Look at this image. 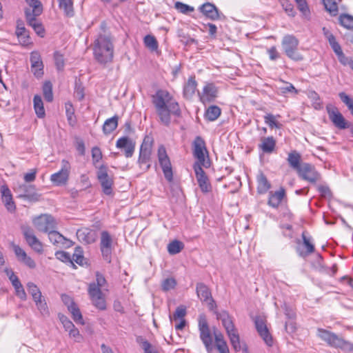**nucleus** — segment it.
I'll list each match as a JSON object with an SVG mask.
<instances>
[{
	"label": "nucleus",
	"instance_id": "nucleus-51",
	"mask_svg": "<svg viewBox=\"0 0 353 353\" xmlns=\"http://www.w3.org/2000/svg\"><path fill=\"white\" fill-rule=\"evenodd\" d=\"M43 92L46 101H52L53 100L52 87L50 82L47 81L43 84Z\"/></svg>",
	"mask_w": 353,
	"mask_h": 353
},
{
	"label": "nucleus",
	"instance_id": "nucleus-36",
	"mask_svg": "<svg viewBox=\"0 0 353 353\" xmlns=\"http://www.w3.org/2000/svg\"><path fill=\"white\" fill-rule=\"evenodd\" d=\"M221 110L217 105H210L205 112V118L210 121L216 120L221 115Z\"/></svg>",
	"mask_w": 353,
	"mask_h": 353
},
{
	"label": "nucleus",
	"instance_id": "nucleus-37",
	"mask_svg": "<svg viewBox=\"0 0 353 353\" xmlns=\"http://www.w3.org/2000/svg\"><path fill=\"white\" fill-rule=\"evenodd\" d=\"M280 118V115H274L272 114H266L264 116V122L270 128H281L282 125L279 122L278 119Z\"/></svg>",
	"mask_w": 353,
	"mask_h": 353
},
{
	"label": "nucleus",
	"instance_id": "nucleus-50",
	"mask_svg": "<svg viewBox=\"0 0 353 353\" xmlns=\"http://www.w3.org/2000/svg\"><path fill=\"white\" fill-rule=\"evenodd\" d=\"M302 239L303 241V245L305 247L307 251L305 253L300 252L299 254L301 256H305L306 255L312 253L314 251V246L312 243H310V239L307 238L304 233L302 234Z\"/></svg>",
	"mask_w": 353,
	"mask_h": 353
},
{
	"label": "nucleus",
	"instance_id": "nucleus-35",
	"mask_svg": "<svg viewBox=\"0 0 353 353\" xmlns=\"http://www.w3.org/2000/svg\"><path fill=\"white\" fill-rule=\"evenodd\" d=\"M118 116L115 115L105 120L103 125V132L105 134L112 133L118 126Z\"/></svg>",
	"mask_w": 353,
	"mask_h": 353
},
{
	"label": "nucleus",
	"instance_id": "nucleus-33",
	"mask_svg": "<svg viewBox=\"0 0 353 353\" xmlns=\"http://www.w3.org/2000/svg\"><path fill=\"white\" fill-rule=\"evenodd\" d=\"M197 83L194 78L190 77L183 88V96L186 99H191L195 94Z\"/></svg>",
	"mask_w": 353,
	"mask_h": 353
},
{
	"label": "nucleus",
	"instance_id": "nucleus-10",
	"mask_svg": "<svg viewBox=\"0 0 353 353\" xmlns=\"http://www.w3.org/2000/svg\"><path fill=\"white\" fill-rule=\"evenodd\" d=\"M326 110L329 119L333 123L335 127L341 130L349 128L347 121H346L342 114L339 112V109L336 106L332 104H328L326 106Z\"/></svg>",
	"mask_w": 353,
	"mask_h": 353
},
{
	"label": "nucleus",
	"instance_id": "nucleus-3",
	"mask_svg": "<svg viewBox=\"0 0 353 353\" xmlns=\"http://www.w3.org/2000/svg\"><path fill=\"white\" fill-rule=\"evenodd\" d=\"M104 291H108L107 281L101 274L97 272L96 280L89 284L88 292L93 305L101 310L106 309Z\"/></svg>",
	"mask_w": 353,
	"mask_h": 353
},
{
	"label": "nucleus",
	"instance_id": "nucleus-21",
	"mask_svg": "<svg viewBox=\"0 0 353 353\" xmlns=\"http://www.w3.org/2000/svg\"><path fill=\"white\" fill-rule=\"evenodd\" d=\"M218 90L213 83H207L201 92H199L200 101L203 103H210L217 97Z\"/></svg>",
	"mask_w": 353,
	"mask_h": 353
},
{
	"label": "nucleus",
	"instance_id": "nucleus-25",
	"mask_svg": "<svg viewBox=\"0 0 353 353\" xmlns=\"http://www.w3.org/2000/svg\"><path fill=\"white\" fill-rule=\"evenodd\" d=\"M25 12L28 24L34 29L38 35L43 37L44 29L41 23L36 18L39 14L31 12L30 9H26Z\"/></svg>",
	"mask_w": 353,
	"mask_h": 353
},
{
	"label": "nucleus",
	"instance_id": "nucleus-44",
	"mask_svg": "<svg viewBox=\"0 0 353 353\" xmlns=\"http://www.w3.org/2000/svg\"><path fill=\"white\" fill-rule=\"evenodd\" d=\"M26 3L29 5L31 12L36 13V14H41L42 12V6L38 0H26Z\"/></svg>",
	"mask_w": 353,
	"mask_h": 353
},
{
	"label": "nucleus",
	"instance_id": "nucleus-9",
	"mask_svg": "<svg viewBox=\"0 0 353 353\" xmlns=\"http://www.w3.org/2000/svg\"><path fill=\"white\" fill-rule=\"evenodd\" d=\"M158 159L165 178L168 181H172L173 178L172 165L170 159L167 154L166 150L163 145L159 147Z\"/></svg>",
	"mask_w": 353,
	"mask_h": 353
},
{
	"label": "nucleus",
	"instance_id": "nucleus-30",
	"mask_svg": "<svg viewBox=\"0 0 353 353\" xmlns=\"http://www.w3.org/2000/svg\"><path fill=\"white\" fill-rule=\"evenodd\" d=\"M276 147V140L273 137H263L261 138V143L259 148L264 153H272Z\"/></svg>",
	"mask_w": 353,
	"mask_h": 353
},
{
	"label": "nucleus",
	"instance_id": "nucleus-29",
	"mask_svg": "<svg viewBox=\"0 0 353 353\" xmlns=\"http://www.w3.org/2000/svg\"><path fill=\"white\" fill-rule=\"evenodd\" d=\"M285 195V191L281 188L274 192H270L269 194L268 205L272 208H278Z\"/></svg>",
	"mask_w": 353,
	"mask_h": 353
},
{
	"label": "nucleus",
	"instance_id": "nucleus-6",
	"mask_svg": "<svg viewBox=\"0 0 353 353\" xmlns=\"http://www.w3.org/2000/svg\"><path fill=\"white\" fill-rule=\"evenodd\" d=\"M299 40L293 35H285L282 39L281 45L285 54L291 59L299 61L303 57L298 52Z\"/></svg>",
	"mask_w": 353,
	"mask_h": 353
},
{
	"label": "nucleus",
	"instance_id": "nucleus-57",
	"mask_svg": "<svg viewBox=\"0 0 353 353\" xmlns=\"http://www.w3.org/2000/svg\"><path fill=\"white\" fill-rule=\"evenodd\" d=\"M31 70L33 72L34 75L37 77L40 78L43 74V63H37L35 65H31Z\"/></svg>",
	"mask_w": 353,
	"mask_h": 353
},
{
	"label": "nucleus",
	"instance_id": "nucleus-34",
	"mask_svg": "<svg viewBox=\"0 0 353 353\" xmlns=\"http://www.w3.org/2000/svg\"><path fill=\"white\" fill-rule=\"evenodd\" d=\"M287 160L290 166L296 172L300 169V168H301V157L300 154L296 150H294L288 154Z\"/></svg>",
	"mask_w": 353,
	"mask_h": 353
},
{
	"label": "nucleus",
	"instance_id": "nucleus-31",
	"mask_svg": "<svg viewBox=\"0 0 353 353\" xmlns=\"http://www.w3.org/2000/svg\"><path fill=\"white\" fill-rule=\"evenodd\" d=\"M257 192L259 194L266 193L271 188V184L262 172L256 175Z\"/></svg>",
	"mask_w": 353,
	"mask_h": 353
},
{
	"label": "nucleus",
	"instance_id": "nucleus-59",
	"mask_svg": "<svg viewBox=\"0 0 353 353\" xmlns=\"http://www.w3.org/2000/svg\"><path fill=\"white\" fill-rule=\"evenodd\" d=\"M176 285V281L172 278H168L163 281L162 283L163 290L165 291L173 289Z\"/></svg>",
	"mask_w": 353,
	"mask_h": 353
},
{
	"label": "nucleus",
	"instance_id": "nucleus-17",
	"mask_svg": "<svg viewBox=\"0 0 353 353\" xmlns=\"http://www.w3.org/2000/svg\"><path fill=\"white\" fill-rule=\"evenodd\" d=\"M196 291L199 299L205 302L210 310H212L215 306V302L212 297L210 289L203 283H200L196 285Z\"/></svg>",
	"mask_w": 353,
	"mask_h": 353
},
{
	"label": "nucleus",
	"instance_id": "nucleus-23",
	"mask_svg": "<svg viewBox=\"0 0 353 353\" xmlns=\"http://www.w3.org/2000/svg\"><path fill=\"white\" fill-rule=\"evenodd\" d=\"M199 10L208 19L216 21L221 19V14L218 8L211 3H205L199 8Z\"/></svg>",
	"mask_w": 353,
	"mask_h": 353
},
{
	"label": "nucleus",
	"instance_id": "nucleus-47",
	"mask_svg": "<svg viewBox=\"0 0 353 353\" xmlns=\"http://www.w3.org/2000/svg\"><path fill=\"white\" fill-rule=\"evenodd\" d=\"M174 8L181 13L187 14L188 13L192 12L194 11V8L183 3L180 1H176L174 3Z\"/></svg>",
	"mask_w": 353,
	"mask_h": 353
},
{
	"label": "nucleus",
	"instance_id": "nucleus-8",
	"mask_svg": "<svg viewBox=\"0 0 353 353\" xmlns=\"http://www.w3.org/2000/svg\"><path fill=\"white\" fill-rule=\"evenodd\" d=\"M70 170V163L65 159L62 160L60 170L50 176L51 182L57 186L66 184L69 179Z\"/></svg>",
	"mask_w": 353,
	"mask_h": 353
},
{
	"label": "nucleus",
	"instance_id": "nucleus-49",
	"mask_svg": "<svg viewBox=\"0 0 353 353\" xmlns=\"http://www.w3.org/2000/svg\"><path fill=\"white\" fill-rule=\"evenodd\" d=\"M285 12L290 17H294L296 11L289 0H279Z\"/></svg>",
	"mask_w": 353,
	"mask_h": 353
},
{
	"label": "nucleus",
	"instance_id": "nucleus-22",
	"mask_svg": "<svg viewBox=\"0 0 353 353\" xmlns=\"http://www.w3.org/2000/svg\"><path fill=\"white\" fill-rule=\"evenodd\" d=\"M255 326L258 333L265 343L268 346H272L273 344L272 337L270 335L263 319L261 317H256L255 319Z\"/></svg>",
	"mask_w": 353,
	"mask_h": 353
},
{
	"label": "nucleus",
	"instance_id": "nucleus-39",
	"mask_svg": "<svg viewBox=\"0 0 353 353\" xmlns=\"http://www.w3.org/2000/svg\"><path fill=\"white\" fill-rule=\"evenodd\" d=\"M59 8L63 10L68 17L74 15L73 3L72 0H58Z\"/></svg>",
	"mask_w": 353,
	"mask_h": 353
},
{
	"label": "nucleus",
	"instance_id": "nucleus-55",
	"mask_svg": "<svg viewBox=\"0 0 353 353\" xmlns=\"http://www.w3.org/2000/svg\"><path fill=\"white\" fill-rule=\"evenodd\" d=\"M186 314V309L184 306H179L173 314L172 317H170L171 320L176 321L178 319H183V317Z\"/></svg>",
	"mask_w": 353,
	"mask_h": 353
},
{
	"label": "nucleus",
	"instance_id": "nucleus-27",
	"mask_svg": "<svg viewBox=\"0 0 353 353\" xmlns=\"http://www.w3.org/2000/svg\"><path fill=\"white\" fill-rule=\"evenodd\" d=\"M14 252L17 256L18 260L21 263H24L30 268H34L36 263L34 260L27 255L26 252L19 245H13Z\"/></svg>",
	"mask_w": 353,
	"mask_h": 353
},
{
	"label": "nucleus",
	"instance_id": "nucleus-60",
	"mask_svg": "<svg viewBox=\"0 0 353 353\" xmlns=\"http://www.w3.org/2000/svg\"><path fill=\"white\" fill-rule=\"evenodd\" d=\"M286 85L280 88V91L282 94H286L288 92H294L295 94L298 93L297 90L294 88V86L288 82H285Z\"/></svg>",
	"mask_w": 353,
	"mask_h": 353
},
{
	"label": "nucleus",
	"instance_id": "nucleus-2",
	"mask_svg": "<svg viewBox=\"0 0 353 353\" xmlns=\"http://www.w3.org/2000/svg\"><path fill=\"white\" fill-rule=\"evenodd\" d=\"M92 50L94 59L100 64L112 61L114 45L109 34H99L94 39Z\"/></svg>",
	"mask_w": 353,
	"mask_h": 353
},
{
	"label": "nucleus",
	"instance_id": "nucleus-42",
	"mask_svg": "<svg viewBox=\"0 0 353 353\" xmlns=\"http://www.w3.org/2000/svg\"><path fill=\"white\" fill-rule=\"evenodd\" d=\"M68 310L72 314V319L77 323H80L81 325L84 324L82 314L77 305L74 306H70Z\"/></svg>",
	"mask_w": 353,
	"mask_h": 353
},
{
	"label": "nucleus",
	"instance_id": "nucleus-38",
	"mask_svg": "<svg viewBox=\"0 0 353 353\" xmlns=\"http://www.w3.org/2000/svg\"><path fill=\"white\" fill-rule=\"evenodd\" d=\"M33 103L36 114L38 117L43 118L45 116V110L41 97L39 95H35L33 99Z\"/></svg>",
	"mask_w": 353,
	"mask_h": 353
},
{
	"label": "nucleus",
	"instance_id": "nucleus-58",
	"mask_svg": "<svg viewBox=\"0 0 353 353\" xmlns=\"http://www.w3.org/2000/svg\"><path fill=\"white\" fill-rule=\"evenodd\" d=\"M59 319L66 332H68L70 330L74 327L72 322L70 321L65 316L59 315Z\"/></svg>",
	"mask_w": 353,
	"mask_h": 353
},
{
	"label": "nucleus",
	"instance_id": "nucleus-41",
	"mask_svg": "<svg viewBox=\"0 0 353 353\" xmlns=\"http://www.w3.org/2000/svg\"><path fill=\"white\" fill-rule=\"evenodd\" d=\"M143 42L145 46L152 51H155L158 48V42L152 35H146L144 37Z\"/></svg>",
	"mask_w": 353,
	"mask_h": 353
},
{
	"label": "nucleus",
	"instance_id": "nucleus-63",
	"mask_svg": "<svg viewBox=\"0 0 353 353\" xmlns=\"http://www.w3.org/2000/svg\"><path fill=\"white\" fill-rule=\"evenodd\" d=\"M55 256H56L57 259H58L59 260H60L63 262H68V261H71L70 254L63 251L56 252Z\"/></svg>",
	"mask_w": 353,
	"mask_h": 353
},
{
	"label": "nucleus",
	"instance_id": "nucleus-13",
	"mask_svg": "<svg viewBox=\"0 0 353 353\" xmlns=\"http://www.w3.org/2000/svg\"><path fill=\"white\" fill-rule=\"evenodd\" d=\"M20 197H24L31 201L39 200L41 194L36 191L35 186L29 184H21L15 188Z\"/></svg>",
	"mask_w": 353,
	"mask_h": 353
},
{
	"label": "nucleus",
	"instance_id": "nucleus-18",
	"mask_svg": "<svg viewBox=\"0 0 353 353\" xmlns=\"http://www.w3.org/2000/svg\"><path fill=\"white\" fill-rule=\"evenodd\" d=\"M135 141L128 137L119 138L116 143V147L119 149L123 150L124 154L127 158L132 157L135 150Z\"/></svg>",
	"mask_w": 353,
	"mask_h": 353
},
{
	"label": "nucleus",
	"instance_id": "nucleus-12",
	"mask_svg": "<svg viewBox=\"0 0 353 353\" xmlns=\"http://www.w3.org/2000/svg\"><path fill=\"white\" fill-rule=\"evenodd\" d=\"M36 228L41 232H49L56 228V221L53 216L48 214H42L33 220Z\"/></svg>",
	"mask_w": 353,
	"mask_h": 353
},
{
	"label": "nucleus",
	"instance_id": "nucleus-28",
	"mask_svg": "<svg viewBox=\"0 0 353 353\" xmlns=\"http://www.w3.org/2000/svg\"><path fill=\"white\" fill-rule=\"evenodd\" d=\"M1 193L2 196V201L4 203L8 210L12 212L15 209V205L12 201V196L8 187L3 185L1 188Z\"/></svg>",
	"mask_w": 353,
	"mask_h": 353
},
{
	"label": "nucleus",
	"instance_id": "nucleus-24",
	"mask_svg": "<svg viewBox=\"0 0 353 353\" xmlns=\"http://www.w3.org/2000/svg\"><path fill=\"white\" fill-rule=\"evenodd\" d=\"M48 238L53 245L59 248H69L72 245V241L55 231L54 229L48 232Z\"/></svg>",
	"mask_w": 353,
	"mask_h": 353
},
{
	"label": "nucleus",
	"instance_id": "nucleus-45",
	"mask_svg": "<svg viewBox=\"0 0 353 353\" xmlns=\"http://www.w3.org/2000/svg\"><path fill=\"white\" fill-rule=\"evenodd\" d=\"M34 301L35 302L37 309L42 315L45 316L49 314L47 303L42 296L40 299H37L36 300H34Z\"/></svg>",
	"mask_w": 353,
	"mask_h": 353
},
{
	"label": "nucleus",
	"instance_id": "nucleus-53",
	"mask_svg": "<svg viewBox=\"0 0 353 353\" xmlns=\"http://www.w3.org/2000/svg\"><path fill=\"white\" fill-rule=\"evenodd\" d=\"M65 111L66 116L70 124L73 125V123H74V111L71 103L68 102L65 103Z\"/></svg>",
	"mask_w": 353,
	"mask_h": 353
},
{
	"label": "nucleus",
	"instance_id": "nucleus-4",
	"mask_svg": "<svg viewBox=\"0 0 353 353\" xmlns=\"http://www.w3.org/2000/svg\"><path fill=\"white\" fill-rule=\"evenodd\" d=\"M216 318L221 321L223 326L225 329L234 350L235 351L241 350V346L239 336L231 316L226 311H221L216 314Z\"/></svg>",
	"mask_w": 353,
	"mask_h": 353
},
{
	"label": "nucleus",
	"instance_id": "nucleus-52",
	"mask_svg": "<svg viewBox=\"0 0 353 353\" xmlns=\"http://www.w3.org/2000/svg\"><path fill=\"white\" fill-rule=\"evenodd\" d=\"M340 23L347 29H353V17L348 14L341 15L339 18Z\"/></svg>",
	"mask_w": 353,
	"mask_h": 353
},
{
	"label": "nucleus",
	"instance_id": "nucleus-40",
	"mask_svg": "<svg viewBox=\"0 0 353 353\" xmlns=\"http://www.w3.org/2000/svg\"><path fill=\"white\" fill-rule=\"evenodd\" d=\"M183 248V244L179 241H173L168 245V251L170 254L179 253Z\"/></svg>",
	"mask_w": 353,
	"mask_h": 353
},
{
	"label": "nucleus",
	"instance_id": "nucleus-1",
	"mask_svg": "<svg viewBox=\"0 0 353 353\" xmlns=\"http://www.w3.org/2000/svg\"><path fill=\"white\" fill-rule=\"evenodd\" d=\"M152 103L154 105L159 121L168 125L171 121V116H179L181 110L178 102L174 97L165 90H159L152 96Z\"/></svg>",
	"mask_w": 353,
	"mask_h": 353
},
{
	"label": "nucleus",
	"instance_id": "nucleus-43",
	"mask_svg": "<svg viewBox=\"0 0 353 353\" xmlns=\"http://www.w3.org/2000/svg\"><path fill=\"white\" fill-rule=\"evenodd\" d=\"M298 9L302 13L304 18L308 19L310 17V10L305 0H296Z\"/></svg>",
	"mask_w": 353,
	"mask_h": 353
},
{
	"label": "nucleus",
	"instance_id": "nucleus-5",
	"mask_svg": "<svg viewBox=\"0 0 353 353\" xmlns=\"http://www.w3.org/2000/svg\"><path fill=\"white\" fill-rule=\"evenodd\" d=\"M317 336L331 346L339 347L345 351L353 350V344L346 341L336 334L323 329L317 330Z\"/></svg>",
	"mask_w": 353,
	"mask_h": 353
},
{
	"label": "nucleus",
	"instance_id": "nucleus-20",
	"mask_svg": "<svg viewBox=\"0 0 353 353\" xmlns=\"http://www.w3.org/2000/svg\"><path fill=\"white\" fill-rule=\"evenodd\" d=\"M23 234L27 243L32 250L38 253L43 252V245L41 242L36 237L33 231L29 228H23Z\"/></svg>",
	"mask_w": 353,
	"mask_h": 353
},
{
	"label": "nucleus",
	"instance_id": "nucleus-11",
	"mask_svg": "<svg viewBox=\"0 0 353 353\" xmlns=\"http://www.w3.org/2000/svg\"><path fill=\"white\" fill-rule=\"evenodd\" d=\"M297 173L302 179L311 183H315L321 179V174L316 170L314 166L307 163H302Z\"/></svg>",
	"mask_w": 353,
	"mask_h": 353
},
{
	"label": "nucleus",
	"instance_id": "nucleus-48",
	"mask_svg": "<svg viewBox=\"0 0 353 353\" xmlns=\"http://www.w3.org/2000/svg\"><path fill=\"white\" fill-rule=\"evenodd\" d=\"M325 9L333 16L338 13V6L334 0H323Z\"/></svg>",
	"mask_w": 353,
	"mask_h": 353
},
{
	"label": "nucleus",
	"instance_id": "nucleus-62",
	"mask_svg": "<svg viewBox=\"0 0 353 353\" xmlns=\"http://www.w3.org/2000/svg\"><path fill=\"white\" fill-rule=\"evenodd\" d=\"M74 97L79 101L84 98V88L81 84L76 83L74 90Z\"/></svg>",
	"mask_w": 353,
	"mask_h": 353
},
{
	"label": "nucleus",
	"instance_id": "nucleus-19",
	"mask_svg": "<svg viewBox=\"0 0 353 353\" xmlns=\"http://www.w3.org/2000/svg\"><path fill=\"white\" fill-rule=\"evenodd\" d=\"M193 154L197 159L196 163L201 165H205V154L207 152L205 141L200 137H197L193 143Z\"/></svg>",
	"mask_w": 353,
	"mask_h": 353
},
{
	"label": "nucleus",
	"instance_id": "nucleus-56",
	"mask_svg": "<svg viewBox=\"0 0 353 353\" xmlns=\"http://www.w3.org/2000/svg\"><path fill=\"white\" fill-rule=\"evenodd\" d=\"M54 59L57 70H63L64 67V59L63 55L59 52H55L54 54Z\"/></svg>",
	"mask_w": 353,
	"mask_h": 353
},
{
	"label": "nucleus",
	"instance_id": "nucleus-32",
	"mask_svg": "<svg viewBox=\"0 0 353 353\" xmlns=\"http://www.w3.org/2000/svg\"><path fill=\"white\" fill-rule=\"evenodd\" d=\"M200 339L204 344L205 349L208 353L213 350L212 337L210 328L199 330Z\"/></svg>",
	"mask_w": 353,
	"mask_h": 353
},
{
	"label": "nucleus",
	"instance_id": "nucleus-64",
	"mask_svg": "<svg viewBox=\"0 0 353 353\" xmlns=\"http://www.w3.org/2000/svg\"><path fill=\"white\" fill-rule=\"evenodd\" d=\"M339 96L341 100L348 107V108H350L353 105L352 99H350L345 92H340Z\"/></svg>",
	"mask_w": 353,
	"mask_h": 353
},
{
	"label": "nucleus",
	"instance_id": "nucleus-16",
	"mask_svg": "<svg viewBox=\"0 0 353 353\" xmlns=\"http://www.w3.org/2000/svg\"><path fill=\"white\" fill-rule=\"evenodd\" d=\"M194 170L196 174L199 185L203 192H208L211 190V185L201 165L194 163Z\"/></svg>",
	"mask_w": 353,
	"mask_h": 353
},
{
	"label": "nucleus",
	"instance_id": "nucleus-14",
	"mask_svg": "<svg viewBox=\"0 0 353 353\" xmlns=\"http://www.w3.org/2000/svg\"><path fill=\"white\" fill-rule=\"evenodd\" d=\"M97 178L101 185L103 192L107 195L111 194L113 181L108 176V169L105 166L102 165L99 168Z\"/></svg>",
	"mask_w": 353,
	"mask_h": 353
},
{
	"label": "nucleus",
	"instance_id": "nucleus-54",
	"mask_svg": "<svg viewBox=\"0 0 353 353\" xmlns=\"http://www.w3.org/2000/svg\"><path fill=\"white\" fill-rule=\"evenodd\" d=\"M335 54L337 55L339 61H340L341 63H342L344 65H349L351 68V64L352 62H353V60L347 57L343 54L342 49L335 52Z\"/></svg>",
	"mask_w": 353,
	"mask_h": 353
},
{
	"label": "nucleus",
	"instance_id": "nucleus-46",
	"mask_svg": "<svg viewBox=\"0 0 353 353\" xmlns=\"http://www.w3.org/2000/svg\"><path fill=\"white\" fill-rule=\"evenodd\" d=\"M27 289L32 296L33 300H36L37 299H40L42 296L41 291L38 288V287L33 283L29 282L27 283Z\"/></svg>",
	"mask_w": 353,
	"mask_h": 353
},
{
	"label": "nucleus",
	"instance_id": "nucleus-26",
	"mask_svg": "<svg viewBox=\"0 0 353 353\" xmlns=\"http://www.w3.org/2000/svg\"><path fill=\"white\" fill-rule=\"evenodd\" d=\"M77 236L80 241L86 244H90L95 241L97 234L95 231L84 228L77 230Z\"/></svg>",
	"mask_w": 353,
	"mask_h": 353
},
{
	"label": "nucleus",
	"instance_id": "nucleus-7",
	"mask_svg": "<svg viewBox=\"0 0 353 353\" xmlns=\"http://www.w3.org/2000/svg\"><path fill=\"white\" fill-rule=\"evenodd\" d=\"M115 243V239L108 231L103 230L101 232L100 250L103 259L108 262H110Z\"/></svg>",
	"mask_w": 353,
	"mask_h": 353
},
{
	"label": "nucleus",
	"instance_id": "nucleus-15",
	"mask_svg": "<svg viewBox=\"0 0 353 353\" xmlns=\"http://www.w3.org/2000/svg\"><path fill=\"white\" fill-rule=\"evenodd\" d=\"M152 140L150 137H145L141 145L138 163L140 165L149 162L152 152Z\"/></svg>",
	"mask_w": 353,
	"mask_h": 353
},
{
	"label": "nucleus",
	"instance_id": "nucleus-61",
	"mask_svg": "<svg viewBox=\"0 0 353 353\" xmlns=\"http://www.w3.org/2000/svg\"><path fill=\"white\" fill-rule=\"evenodd\" d=\"M92 157L94 163H97L101 159L102 153L99 148L94 147L92 149Z\"/></svg>",
	"mask_w": 353,
	"mask_h": 353
}]
</instances>
